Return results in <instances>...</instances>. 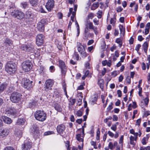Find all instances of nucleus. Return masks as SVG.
Instances as JSON below:
<instances>
[{"label":"nucleus","mask_w":150,"mask_h":150,"mask_svg":"<svg viewBox=\"0 0 150 150\" xmlns=\"http://www.w3.org/2000/svg\"><path fill=\"white\" fill-rule=\"evenodd\" d=\"M34 115L36 120L41 122L45 120L47 117V114L43 110L36 111L34 113Z\"/></svg>","instance_id":"f257e3e1"},{"label":"nucleus","mask_w":150,"mask_h":150,"mask_svg":"<svg viewBox=\"0 0 150 150\" xmlns=\"http://www.w3.org/2000/svg\"><path fill=\"white\" fill-rule=\"evenodd\" d=\"M16 64L11 62H8L5 66L6 71L9 74L14 73L16 70Z\"/></svg>","instance_id":"f03ea898"},{"label":"nucleus","mask_w":150,"mask_h":150,"mask_svg":"<svg viewBox=\"0 0 150 150\" xmlns=\"http://www.w3.org/2000/svg\"><path fill=\"white\" fill-rule=\"evenodd\" d=\"M77 47L78 52L81 54L82 57L84 58L87 56V54L86 52L85 48V45H82L79 42H77Z\"/></svg>","instance_id":"7ed1b4c3"},{"label":"nucleus","mask_w":150,"mask_h":150,"mask_svg":"<svg viewBox=\"0 0 150 150\" xmlns=\"http://www.w3.org/2000/svg\"><path fill=\"white\" fill-rule=\"evenodd\" d=\"M21 96L22 95L19 93L14 92L10 96L11 100L14 103H18L21 100Z\"/></svg>","instance_id":"20e7f679"},{"label":"nucleus","mask_w":150,"mask_h":150,"mask_svg":"<svg viewBox=\"0 0 150 150\" xmlns=\"http://www.w3.org/2000/svg\"><path fill=\"white\" fill-rule=\"evenodd\" d=\"M21 49L27 52L33 53L34 51V46L32 44H27V45H22Z\"/></svg>","instance_id":"39448f33"},{"label":"nucleus","mask_w":150,"mask_h":150,"mask_svg":"<svg viewBox=\"0 0 150 150\" xmlns=\"http://www.w3.org/2000/svg\"><path fill=\"white\" fill-rule=\"evenodd\" d=\"M11 14L13 17L19 19L23 18L25 16L23 13L18 10H14L11 12Z\"/></svg>","instance_id":"423d86ee"},{"label":"nucleus","mask_w":150,"mask_h":150,"mask_svg":"<svg viewBox=\"0 0 150 150\" xmlns=\"http://www.w3.org/2000/svg\"><path fill=\"white\" fill-rule=\"evenodd\" d=\"M47 23V20L45 19H42L37 24V28L40 31L43 32L44 30L45 25Z\"/></svg>","instance_id":"0eeeda50"},{"label":"nucleus","mask_w":150,"mask_h":150,"mask_svg":"<svg viewBox=\"0 0 150 150\" xmlns=\"http://www.w3.org/2000/svg\"><path fill=\"white\" fill-rule=\"evenodd\" d=\"M22 67L24 71H28L32 68V63L29 61H24L22 63Z\"/></svg>","instance_id":"6e6552de"},{"label":"nucleus","mask_w":150,"mask_h":150,"mask_svg":"<svg viewBox=\"0 0 150 150\" xmlns=\"http://www.w3.org/2000/svg\"><path fill=\"white\" fill-rule=\"evenodd\" d=\"M13 41L10 39L6 38L4 42L3 47L5 49H7L8 50V48H12L13 47Z\"/></svg>","instance_id":"1a4fd4ad"},{"label":"nucleus","mask_w":150,"mask_h":150,"mask_svg":"<svg viewBox=\"0 0 150 150\" xmlns=\"http://www.w3.org/2000/svg\"><path fill=\"white\" fill-rule=\"evenodd\" d=\"M33 85L34 84L32 81L27 79H24V87L25 88L29 90L33 87Z\"/></svg>","instance_id":"9d476101"},{"label":"nucleus","mask_w":150,"mask_h":150,"mask_svg":"<svg viewBox=\"0 0 150 150\" xmlns=\"http://www.w3.org/2000/svg\"><path fill=\"white\" fill-rule=\"evenodd\" d=\"M85 26L87 27L89 29L93 30L96 35L98 33V28L96 27H94L93 23L90 21H87L85 24Z\"/></svg>","instance_id":"9b49d317"},{"label":"nucleus","mask_w":150,"mask_h":150,"mask_svg":"<svg viewBox=\"0 0 150 150\" xmlns=\"http://www.w3.org/2000/svg\"><path fill=\"white\" fill-rule=\"evenodd\" d=\"M44 35L42 34L38 35L36 38V44L38 46H40L42 45L44 41Z\"/></svg>","instance_id":"f8f14e48"},{"label":"nucleus","mask_w":150,"mask_h":150,"mask_svg":"<svg viewBox=\"0 0 150 150\" xmlns=\"http://www.w3.org/2000/svg\"><path fill=\"white\" fill-rule=\"evenodd\" d=\"M54 0H48L46 3L45 7L49 11H51L54 6Z\"/></svg>","instance_id":"ddd939ff"},{"label":"nucleus","mask_w":150,"mask_h":150,"mask_svg":"<svg viewBox=\"0 0 150 150\" xmlns=\"http://www.w3.org/2000/svg\"><path fill=\"white\" fill-rule=\"evenodd\" d=\"M45 83V90L47 91L50 90H51V87L53 85L52 81L50 79L46 81Z\"/></svg>","instance_id":"4468645a"},{"label":"nucleus","mask_w":150,"mask_h":150,"mask_svg":"<svg viewBox=\"0 0 150 150\" xmlns=\"http://www.w3.org/2000/svg\"><path fill=\"white\" fill-rule=\"evenodd\" d=\"M32 147V143L30 142H25L22 145L23 150H29Z\"/></svg>","instance_id":"2eb2a0df"},{"label":"nucleus","mask_w":150,"mask_h":150,"mask_svg":"<svg viewBox=\"0 0 150 150\" xmlns=\"http://www.w3.org/2000/svg\"><path fill=\"white\" fill-rule=\"evenodd\" d=\"M59 64L62 73L65 74L66 73V68L64 62L60 60L59 61Z\"/></svg>","instance_id":"dca6fc26"},{"label":"nucleus","mask_w":150,"mask_h":150,"mask_svg":"<svg viewBox=\"0 0 150 150\" xmlns=\"http://www.w3.org/2000/svg\"><path fill=\"white\" fill-rule=\"evenodd\" d=\"M66 128L65 126L63 124H61L58 125L57 128V132L59 134H62Z\"/></svg>","instance_id":"f3484780"},{"label":"nucleus","mask_w":150,"mask_h":150,"mask_svg":"<svg viewBox=\"0 0 150 150\" xmlns=\"http://www.w3.org/2000/svg\"><path fill=\"white\" fill-rule=\"evenodd\" d=\"M9 132L8 129L6 128H5L3 130L1 131L0 133V136L2 137H4L7 136Z\"/></svg>","instance_id":"a211bd4d"},{"label":"nucleus","mask_w":150,"mask_h":150,"mask_svg":"<svg viewBox=\"0 0 150 150\" xmlns=\"http://www.w3.org/2000/svg\"><path fill=\"white\" fill-rule=\"evenodd\" d=\"M17 113V110L14 108L7 110L6 112V114H9V115H11L13 116L16 115Z\"/></svg>","instance_id":"6ab92c4d"},{"label":"nucleus","mask_w":150,"mask_h":150,"mask_svg":"<svg viewBox=\"0 0 150 150\" xmlns=\"http://www.w3.org/2000/svg\"><path fill=\"white\" fill-rule=\"evenodd\" d=\"M1 117L5 123L10 124L11 123L12 120L9 118L5 116H3Z\"/></svg>","instance_id":"aec40b11"},{"label":"nucleus","mask_w":150,"mask_h":150,"mask_svg":"<svg viewBox=\"0 0 150 150\" xmlns=\"http://www.w3.org/2000/svg\"><path fill=\"white\" fill-rule=\"evenodd\" d=\"M89 31V29L87 28V27L86 26V27L84 28V33H83L84 37L83 38L84 39H86L88 38V35L90 34L89 33H88V32Z\"/></svg>","instance_id":"412c9836"},{"label":"nucleus","mask_w":150,"mask_h":150,"mask_svg":"<svg viewBox=\"0 0 150 150\" xmlns=\"http://www.w3.org/2000/svg\"><path fill=\"white\" fill-rule=\"evenodd\" d=\"M142 48L144 50L145 53H146L147 52L148 48V43L147 42H145L143 45Z\"/></svg>","instance_id":"4be33fe9"},{"label":"nucleus","mask_w":150,"mask_h":150,"mask_svg":"<svg viewBox=\"0 0 150 150\" xmlns=\"http://www.w3.org/2000/svg\"><path fill=\"white\" fill-rule=\"evenodd\" d=\"M24 16L26 18H31L32 16L31 11L29 10H28L25 12V15H24Z\"/></svg>","instance_id":"5701e85b"},{"label":"nucleus","mask_w":150,"mask_h":150,"mask_svg":"<svg viewBox=\"0 0 150 150\" xmlns=\"http://www.w3.org/2000/svg\"><path fill=\"white\" fill-rule=\"evenodd\" d=\"M7 87V85L6 83H2L0 85V93L3 92Z\"/></svg>","instance_id":"b1692460"},{"label":"nucleus","mask_w":150,"mask_h":150,"mask_svg":"<svg viewBox=\"0 0 150 150\" xmlns=\"http://www.w3.org/2000/svg\"><path fill=\"white\" fill-rule=\"evenodd\" d=\"M15 134L19 137H21L22 134V132L21 130L17 129L15 131Z\"/></svg>","instance_id":"393cba45"},{"label":"nucleus","mask_w":150,"mask_h":150,"mask_svg":"<svg viewBox=\"0 0 150 150\" xmlns=\"http://www.w3.org/2000/svg\"><path fill=\"white\" fill-rule=\"evenodd\" d=\"M83 136L82 134H78L76 135V139L79 142H83V138L82 136Z\"/></svg>","instance_id":"a878e982"},{"label":"nucleus","mask_w":150,"mask_h":150,"mask_svg":"<svg viewBox=\"0 0 150 150\" xmlns=\"http://www.w3.org/2000/svg\"><path fill=\"white\" fill-rule=\"evenodd\" d=\"M54 108L58 112H61L62 110V108L60 105L58 103L54 104Z\"/></svg>","instance_id":"bb28decb"},{"label":"nucleus","mask_w":150,"mask_h":150,"mask_svg":"<svg viewBox=\"0 0 150 150\" xmlns=\"http://www.w3.org/2000/svg\"><path fill=\"white\" fill-rule=\"evenodd\" d=\"M24 123V120L23 118H18L17 121V123L18 125H23Z\"/></svg>","instance_id":"cd10ccee"},{"label":"nucleus","mask_w":150,"mask_h":150,"mask_svg":"<svg viewBox=\"0 0 150 150\" xmlns=\"http://www.w3.org/2000/svg\"><path fill=\"white\" fill-rule=\"evenodd\" d=\"M29 2L31 5L33 6H36L38 4V2L35 0H29Z\"/></svg>","instance_id":"c85d7f7f"},{"label":"nucleus","mask_w":150,"mask_h":150,"mask_svg":"<svg viewBox=\"0 0 150 150\" xmlns=\"http://www.w3.org/2000/svg\"><path fill=\"white\" fill-rule=\"evenodd\" d=\"M37 71L39 72L40 74H42L45 72V68L43 66H41L40 68L38 69Z\"/></svg>","instance_id":"c756f323"},{"label":"nucleus","mask_w":150,"mask_h":150,"mask_svg":"<svg viewBox=\"0 0 150 150\" xmlns=\"http://www.w3.org/2000/svg\"><path fill=\"white\" fill-rule=\"evenodd\" d=\"M119 28L120 34L124 35L125 33V28L122 25H120L119 26Z\"/></svg>","instance_id":"7c9ffc66"},{"label":"nucleus","mask_w":150,"mask_h":150,"mask_svg":"<svg viewBox=\"0 0 150 150\" xmlns=\"http://www.w3.org/2000/svg\"><path fill=\"white\" fill-rule=\"evenodd\" d=\"M21 6L24 8H26L28 7V3L26 2H24L21 4Z\"/></svg>","instance_id":"2f4dec72"},{"label":"nucleus","mask_w":150,"mask_h":150,"mask_svg":"<svg viewBox=\"0 0 150 150\" xmlns=\"http://www.w3.org/2000/svg\"><path fill=\"white\" fill-rule=\"evenodd\" d=\"M115 42L119 44V47H121L122 45V40L120 38H117L116 39Z\"/></svg>","instance_id":"473e14b6"},{"label":"nucleus","mask_w":150,"mask_h":150,"mask_svg":"<svg viewBox=\"0 0 150 150\" xmlns=\"http://www.w3.org/2000/svg\"><path fill=\"white\" fill-rule=\"evenodd\" d=\"M116 15L115 14L114 16V18H111V20L110 21V24H114L115 23L116 20Z\"/></svg>","instance_id":"72a5a7b5"},{"label":"nucleus","mask_w":150,"mask_h":150,"mask_svg":"<svg viewBox=\"0 0 150 150\" xmlns=\"http://www.w3.org/2000/svg\"><path fill=\"white\" fill-rule=\"evenodd\" d=\"M83 113L80 110L76 111V114L78 117H81L82 116Z\"/></svg>","instance_id":"f704fd0d"},{"label":"nucleus","mask_w":150,"mask_h":150,"mask_svg":"<svg viewBox=\"0 0 150 150\" xmlns=\"http://www.w3.org/2000/svg\"><path fill=\"white\" fill-rule=\"evenodd\" d=\"M74 55L76 57V59L77 60L81 59V58H79V55L77 52H75L74 54Z\"/></svg>","instance_id":"c9c22d12"},{"label":"nucleus","mask_w":150,"mask_h":150,"mask_svg":"<svg viewBox=\"0 0 150 150\" xmlns=\"http://www.w3.org/2000/svg\"><path fill=\"white\" fill-rule=\"evenodd\" d=\"M91 145L92 146H94V148L96 149H97V147L96 146V142H94L93 141H92L91 142Z\"/></svg>","instance_id":"e433bc0d"},{"label":"nucleus","mask_w":150,"mask_h":150,"mask_svg":"<svg viewBox=\"0 0 150 150\" xmlns=\"http://www.w3.org/2000/svg\"><path fill=\"white\" fill-rule=\"evenodd\" d=\"M32 130L34 132V134L35 133H37L38 132V129L35 126H33V129Z\"/></svg>","instance_id":"4c0bfd02"},{"label":"nucleus","mask_w":150,"mask_h":150,"mask_svg":"<svg viewBox=\"0 0 150 150\" xmlns=\"http://www.w3.org/2000/svg\"><path fill=\"white\" fill-rule=\"evenodd\" d=\"M141 47V45L140 44H138L136 47L135 48V50L137 51V52L139 54H140V53H139V52H138V51H139V48H140V47Z\"/></svg>","instance_id":"58836bf2"},{"label":"nucleus","mask_w":150,"mask_h":150,"mask_svg":"<svg viewBox=\"0 0 150 150\" xmlns=\"http://www.w3.org/2000/svg\"><path fill=\"white\" fill-rule=\"evenodd\" d=\"M102 11H99L98 13H97V14L98 15V17L99 18H100L101 17L102 14Z\"/></svg>","instance_id":"ea45409f"},{"label":"nucleus","mask_w":150,"mask_h":150,"mask_svg":"<svg viewBox=\"0 0 150 150\" xmlns=\"http://www.w3.org/2000/svg\"><path fill=\"white\" fill-rule=\"evenodd\" d=\"M75 12H73L72 13V15L71 16V20L73 21H74V18L76 16Z\"/></svg>","instance_id":"a19ab883"},{"label":"nucleus","mask_w":150,"mask_h":150,"mask_svg":"<svg viewBox=\"0 0 150 150\" xmlns=\"http://www.w3.org/2000/svg\"><path fill=\"white\" fill-rule=\"evenodd\" d=\"M94 17V14L93 13H89L88 16V19H92Z\"/></svg>","instance_id":"79ce46f5"},{"label":"nucleus","mask_w":150,"mask_h":150,"mask_svg":"<svg viewBox=\"0 0 150 150\" xmlns=\"http://www.w3.org/2000/svg\"><path fill=\"white\" fill-rule=\"evenodd\" d=\"M86 125V123L85 122L83 124V126L82 127V135L83 136H82V137H83L84 136V127H86V126H85Z\"/></svg>","instance_id":"37998d69"},{"label":"nucleus","mask_w":150,"mask_h":150,"mask_svg":"<svg viewBox=\"0 0 150 150\" xmlns=\"http://www.w3.org/2000/svg\"><path fill=\"white\" fill-rule=\"evenodd\" d=\"M112 103H111L108 106V107L107 108L108 111H110L111 110H112V109L113 107L112 106Z\"/></svg>","instance_id":"c03bdc74"},{"label":"nucleus","mask_w":150,"mask_h":150,"mask_svg":"<svg viewBox=\"0 0 150 150\" xmlns=\"http://www.w3.org/2000/svg\"><path fill=\"white\" fill-rule=\"evenodd\" d=\"M99 6V3L97 2L96 3H94L93 5L92 6L96 8H98Z\"/></svg>","instance_id":"a18cd8bd"},{"label":"nucleus","mask_w":150,"mask_h":150,"mask_svg":"<svg viewBox=\"0 0 150 150\" xmlns=\"http://www.w3.org/2000/svg\"><path fill=\"white\" fill-rule=\"evenodd\" d=\"M73 8H70L69 9V12L68 14V17H69L71 14H72L73 12Z\"/></svg>","instance_id":"49530a36"},{"label":"nucleus","mask_w":150,"mask_h":150,"mask_svg":"<svg viewBox=\"0 0 150 150\" xmlns=\"http://www.w3.org/2000/svg\"><path fill=\"white\" fill-rule=\"evenodd\" d=\"M4 150H15L13 147L11 146H7L6 147Z\"/></svg>","instance_id":"de8ad7c7"},{"label":"nucleus","mask_w":150,"mask_h":150,"mask_svg":"<svg viewBox=\"0 0 150 150\" xmlns=\"http://www.w3.org/2000/svg\"><path fill=\"white\" fill-rule=\"evenodd\" d=\"M117 73H118V72H117V71H114L112 72L111 75L113 77H115L117 75Z\"/></svg>","instance_id":"09e8293b"},{"label":"nucleus","mask_w":150,"mask_h":150,"mask_svg":"<svg viewBox=\"0 0 150 150\" xmlns=\"http://www.w3.org/2000/svg\"><path fill=\"white\" fill-rule=\"evenodd\" d=\"M111 129L113 131H115L117 129L116 125H112L111 127Z\"/></svg>","instance_id":"8fccbe9b"},{"label":"nucleus","mask_w":150,"mask_h":150,"mask_svg":"<svg viewBox=\"0 0 150 150\" xmlns=\"http://www.w3.org/2000/svg\"><path fill=\"white\" fill-rule=\"evenodd\" d=\"M123 8L121 6H118L117 8V11L118 12H121Z\"/></svg>","instance_id":"3c124183"},{"label":"nucleus","mask_w":150,"mask_h":150,"mask_svg":"<svg viewBox=\"0 0 150 150\" xmlns=\"http://www.w3.org/2000/svg\"><path fill=\"white\" fill-rule=\"evenodd\" d=\"M144 102L145 105H148L149 102V99L148 98H146L144 99Z\"/></svg>","instance_id":"603ef678"},{"label":"nucleus","mask_w":150,"mask_h":150,"mask_svg":"<svg viewBox=\"0 0 150 150\" xmlns=\"http://www.w3.org/2000/svg\"><path fill=\"white\" fill-rule=\"evenodd\" d=\"M103 80L101 79L98 81V83L100 85V88H101V86L103 85Z\"/></svg>","instance_id":"864d4df0"},{"label":"nucleus","mask_w":150,"mask_h":150,"mask_svg":"<svg viewBox=\"0 0 150 150\" xmlns=\"http://www.w3.org/2000/svg\"><path fill=\"white\" fill-rule=\"evenodd\" d=\"M126 81L129 84H130L131 83V79L130 78L129 76H127L126 79Z\"/></svg>","instance_id":"5fc2aeb1"},{"label":"nucleus","mask_w":150,"mask_h":150,"mask_svg":"<svg viewBox=\"0 0 150 150\" xmlns=\"http://www.w3.org/2000/svg\"><path fill=\"white\" fill-rule=\"evenodd\" d=\"M146 138L144 137L142 140V143L143 145H145L146 144Z\"/></svg>","instance_id":"6e6d98bb"},{"label":"nucleus","mask_w":150,"mask_h":150,"mask_svg":"<svg viewBox=\"0 0 150 150\" xmlns=\"http://www.w3.org/2000/svg\"><path fill=\"white\" fill-rule=\"evenodd\" d=\"M83 120L82 119H79L76 120V122L79 124H80L82 122Z\"/></svg>","instance_id":"4d7b16f0"},{"label":"nucleus","mask_w":150,"mask_h":150,"mask_svg":"<svg viewBox=\"0 0 150 150\" xmlns=\"http://www.w3.org/2000/svg\"><path fill=\"white\" fill-rule=\"evenodd\" d=\"M82 97L81 96H80L78 100V103H79V105H81V103L82 100Z\"/></svg>","instance_id":"13d9d810"},{"label":"nucleus","mask_w":150,"mask_h":150,"mask_svg":"<svg viewBox=\"0 0 150 150\" xmlns=\"http://www.w3.org/2000/svg\"><path fill=\"white\" fill-rule=\"evenodd\" d=\"M108 147L109 148L111 149H113V145L112 143L111 142H109L108 145Z\"/></svg>","instance_id":"bf43d9fd"},{"label":"nucleus","mask_w":150,"mask_h":150,"mask_svg":"<svg viewBox=\"0 0 150 150\" xmlns=\"http://www.w3.org/2000/svg\"><path fill=\"white\" fill-rule=\"evenodd\" d=\"M123 137L124 136L123 135H122L120 138L119 141V143L120 144H121L123 142Z\"/></svg>","instance_id":"052dcab7"},{"label":"nucleus","mask_w":150,"mask_h":150,"mask_svg":"<svg viewBox=\"0 0 150 150\" xmlns=\"http://www.w3.org/2000/svg\"><path fill=\"white\" fill-rule=\"evenodd\" d=\"M144 39L142 35H139L138 36V40L140 41H142Z\"/></svg>","instance_id":"680f3d73"},{"label":"nucleus","mask_w":150,"mask_h":150,"mask_svg":"<svg viewBox=\"0 0 150 150\" xmlns=\"http://www.w3.org/2000/svg\"><path fill=\"white\" fill-rule=\"evenodd\" d=\"M76 102V100L75 99H72L70 101V102L71 103L72 105H73Z\"/></svg>","instance_id":"e2e57ef3"},{"label":"nucleus","mask_w":150,"mask_h":150,"mask_svg":"<svg viewBox=\"0 0 150 150\" xmlns=\"http://www.w3.org/2000/svg\"><path fill=\"white\" fill-rule=\"evenodd\" d=\"M93 42H94V40H90L87 43V45H91L93 44Z\"/></svg>","instance_id":"0e129e2a"},{"label":"nucleus","mask_w":150,"mask_h":150,"mask_svg":"<svg viewBox=\"0 0 150 150\" xmlns=\"http://www.w3.org/2000/svg\"><path fill=\"white\" fill-rule=\"evenodd\" d=\"M134 38L131 37L129 40V43L131 45L133 44L134 42Z\"/></svg>","instance_id":"69168bd1"},{"label":"nucleus","mask_w":150,"mask_h":150,"mask_svg":"<svg viewBox=\"0 0 150 150\" xmlns=\"http://www.w3.org/2000/svg\"><path fill=\"white\" fill-rule=\"evenodd\" d=\"M70 120L72 122H74L75 121V119L74 117V116L73 115H72L70 117Z\"/></svg>","instance_id":"338daca9"},{"label":"nucleus","mask_w":150,"mask_h":150,"mask_svg":"<svg viewBox=\"0 0 150 150\" xmlns=\"http://www.w3.org/2000/svg\"><path fill=\"white\" fill-rule=\"evenodd\" d=\"M117 93L118 95V97H121L122 96V92L120 90H117Z\"/></svg>","instance_id":"774afa93"}]
</instances>
